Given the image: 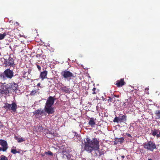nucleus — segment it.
I'll return each instance as SVG.
<instances>
[{
  "label": "nucleus",
  "instance_id": "nucleus-6",
  "mask_svg": "<svg viewBox=\"0 0 160 160\" xmlns=\"http://www.w3.org/2000/svg\"><path fill=\"white\" fill-rule=\"evenodd\" d=\"M8 87L9 91L10 92H14L18 89V85L17 83L14 82L7 84Z\"/></svg>",
  "mask_w": 160,
  "mask_h": 160
},
{
  "label": "nucleus",
  "instance_id": "nucleus-5",
  "mask_svg": "<svg viewBox=\"0 0 160 160\" xmlns=\"http://www.w3.org/2000/svg\"><path fill=\"white\" fill-rule=\"evenodd\" d=\"M143 146L145 149L151 151H153L154 149L157 148L155 143L151 141L144 143Z\"/></svg>",
  "mask_w": 160,
  "mask_h": 160
},
{
  "label": "nucleus",
  "instance_id": "nucleus-39",
  "mask_svg": "<svg viewBox=\"0 0 160 160\" xmlns=\"http://www.w3.org/2000/svg\"><path fill=\"white\" fill-rule=\"evenodd\" d=\"M40 127V131H41V130H42V127Z\"/></svg>",
  "mask_w": 160,
  "mask_h": 160
},
{
  "label": "nucleus",
  "instance_id": "nucleus-11",
  "mask_svg": "<svg viewBox=\"0 0 160 160\" xmlns=\"http://www.w3.org/2000/svg\"><path fill=\"white\" fill-rule=\"evenodd\" d=\"M55 99L52 96H49L48 98L45 103L46 106H52Z\"/></svg>",
  "mask_w": 160,
  "mask_h": 160
},
{
  "label": "nucleus",
  "instance_id": "nucleus-41",
  "mask_svg": "<svg viewBox=\"0 0 160 160\" xmlns=\"http://www.w3.org/2000/svg\"><path fill=\"white\" fill-rule=\"evenodd\" d=\"M17 153H20V152L19 151H17Z\"/></svg>",
  "mask_w": 160,
  "mask_h": 160
},
{
  "label": "nucleus",
  "instance_id": "nucleus-2",
  "mask_svg": "<svg viewBox=\"0 0 160 160\" xmlns=\"http://www.w3.org/2000/svg\"><path fill=\"white\" fill-rule=\"evenodd\" d=\"M14 72L12 70L8 68L3 72L0 73V79L3 80H5L7 78L11 79L13 76Z\"/></svg>",
  "mask_w": 160,
  "mask_h": 160
},
{
  "label": "nucleus",
  "instance_id": "nucleus-38",
  "mask_svg": "<svg viewBox=\"0 0 160 160\" xmlns=\"http://www.w3.org/2000/svg\"><path fill=\"white\" fill-rule=\"evenodd\" d=\"M125 157V156L124 155H122L121 156V159H122V160H123V158H124Z\"/></svg>",
  "mask_w": 160,
  "mask_h": 160
},
{
  "label": "nucleus",
  "instance_id": "nucleus-36",
  "mask_svg": "<svg viewBox=\"0 0 160 160\" xmlns=\"http://www.w3.org/2000/svg\"><path fill=\"white\" fill-rule=\"evenodd\" d=\"M160 137V131L159 132V133L157 135V138H158Z\"/></svg>",
  "mask_w": 160,
  "mask_h": 160
},
{
  "label": "nucleus",
  "instance_id": "nucleus-32",
  "mask_svg": "<svg viewBox=\"0 0 160 160\" xmlns=\"http://www.w3.org/2000/svg\"><path fill=\"white\" fill-rule=\"evenodd\" d=\"M36 65H37V68H38V70L39 71V72H40L41 71V67L39 65H38V64H36Z\"/></svg>",
  "mask_w": 160,
  "mask_h": 160
},
{
  "label": "nucleus",
  "instance_id": "nucleus-33",
  "mask_svg": "<svg viewBox=\"0 0 160 160\" xmlns=\"http://www.w3.org/2000/svg\"><path fill=\"white\" fill-rule=\"evenodd\" d=\"M96 88H93L92 90L93 91V92H92V94H95L96 93V92H95V91L96 90Z\"/></svg>",
  "mask_w": 160,
  "mask_h": 160
},
{
  "label": "nucleus",
  "instance_id": "nucleus-15",
  "mask_svg": "<svg viewBox=\"0 0 160 160\" xmlns=\"http://www.w3.org/2000/svg\"><path fill=\"white\" fill-rule=\"evenodd\" d=\"M33 113L34 115H42V114L46 115V113L45 112L44 110H42L41 108L35 110Z\"/></svg>",
  "mask_w": 160,
  "mask_h": 160
},
{
  "label": "nucleus",
  "instance_id": "nucleus-34",
  "mask_svg": "<svg viewBox=\"0 0 160 160\" xmlns=\"http://www.w3.org/2000/svg\"><path fill=\"white\" fill-rule=\"evenodd\" d=\"M46 153L48 155H50V156L53 155V153L51 152V151H48V152H46Z\"/></svg>",
  "mask_w": 160,
  "mask_h": 160
},
{
  "label": "nucleus",
  "instance_id": "nucleus-42",
  "mask_svg": "<svg viewBox=\"0 0 160 160\" xmlns=\"http://www.w3.org/2000/svg\"><path fill=\"white\" fill-rule=\"evenodd\" d=\"M44 56L43 55V56H42V58H44Z\"/></svg>",
  "mask_w": 160,
  "mask_h": 160
},
{
  "label": "nucleus",
  "instance_id": "nucleus-14",
  "mask_svg": "<svg viewBox=\"0 0 160 160\" xmlns=\"http://www.w3.org/2000/svg\"><path fill=\"white\" fill-rule=\"evenodd\" d=\"M115 85L118 87H122L125 84V82L124 81V78H121L120 80H117L116 82Z\"/></svg>",
  "mask_w": 160,
  "mask_h": 160
},
{
  "label": "nucleus",
  "instance_id": "nucleus-28",
  "mask_svg": "<svg viewBox=\"0 0 160 160\" xmlns=\"http://www.w3.org/2000/svg\"><path fill=\"white\" fill-rule=\"evenodd\" d=\"M0 160H8L7 158L4 155H2L0 157Z\"/></svg>",
  "mask_w": 160,
  "mask_h": 160
},
{
  "label": "nucleus",
  "instance_id": "nucleus-29",
  "mask_svg": "<svg viewBox=\"0 0 160 160\" xmlns=\"http://www.w3.org/2000/svg\"><path fill=\"white\" fill-rule=\"evenodd\" d=\"M119 118L118 117H116L114 120H113V122H116L118 123L119 122Z\"/></svg>",
  "mask_w": 160,
  "mask_h": 160
},
{
  "label": "nucleus",
  "instance_id": "nucleus-23",
  "mask_svg": "<svg viewBox=\"0 0 160 160\" xmlns=\"http://www.w3.org/2000/svg\"><path fill=\"white\" fill-rule=\"evenodd\" d=\"M115 97H117L116 95H112L111 97H109V99L108 100V102H115V100H113V98Z\"/></svg>",
  "mask_w": 160,
  "mask_h": 160
},
{
  "label": "nucleus",
  "instance_id": "nucleus-21",
  "mask_svg": "<svg viewBox=\"0 0 160 160\" xmlns=\"http://www.w3.org/2000/svg\"><path fill=\"white\" fill-rule=\"evenodd\" d=\"M15 138L16 140H17L19 142H21L25 141V140L22 138H18L17 136H15Z\"/></svg>",
  "mask_w": 160,
  "mask_h": 160
},
{
  "label": "nucleus",
  "instance_id": "nucleus-19",
  "mask_svg": "<svg viewBox=\"0 0 160 160\" xmlns=\"http://www.w3.org/2000/svg\"><path fill=\"white\" fill-rule=\"evenodd\" d=\"M61 89L62 91L66 93H69L70 92V89L68 88L66 86L61 87Z\"/></svg>",
  "mask_w": 160,
  "mask_h": 160
},
{
  "label": "nucleus",
  "instance_id": "nucleus-17",
  "mask_svg": "<svg viewBox=\"0 0 160 160\" xmlns=\"http://www.w3.org/2000/svg\"><path fill=\"white\" fill-rule=\"evenodd\" d=\"M47 74L48 71L46 70L41 72L40 75V78L42 80H43L44 79L46 78Z\"/></svg>",
  "mask_w": 160,
  "mask_h": 160
},
{
  "label": "nucleus",
  "instance_id": "nucleus-12",
  "mask_svg": "<svg viewBox=\"0 0 160 160\" xmlns=\"http://www.w3.org/2000/svg\"><path fill=\"white\" fill-rule=\"evenodd\" d=\"M62 157L63 159L67 160H70L71 156L68 152L66 151H63Z\"/></svg>",
  "mask_w": 160,
  "mask_h": 160
},
{
  "label": "nucleus",
  "instance_id": "nucleus-9",
  "mask_svg": "<svg viewBox=\"0 0 160 160\" xmlns=\"http://www.w3.org/2000/svg\"><path fill=\"white\" fill-rule=\"evenodd\" d=\"M61 73V75L65 79H71V78L74 77L73 73L67 70L62 71Z\"/></svg>",
  "mask_w": 160,
  "mask_h": 160
},
{
  "label": "nucleus",
  "instance_id": "nucleus-3",
  "mask_svg": "<svg viewBox=\"0 0 160 160\" xmlns=\"http://www.w3.org/2000/svg\"><path fill=\"white\" fill-rule=\"evenodd\" d=\"M8 87L6 82H0V97L9 93Z\"/></svg>",
  "mask_w": 160,
  "mask_h": 160
},
{
  "label": "nucleus",
  "instance_id": "nucleus-35",
  "mask_svg": "<svg viewBox=\"0 0 160 160\" xmlns=\"http://www.w3.org/2000/svg\"><path fill=\"white\" fill-rule=\"evenodd\" d=\"M32 70V69L30 68L28 69V71L27 72L28 74H30Z\"/></svg>",
  "mask_w": 160,
  "mask_h": 160
},
{
  "label": "nucleus",
  "instance_id": "nucleus-8",
  "mask_svg": "<svg viewBox=\"0 0 160 160\" xmlns=\"http://www.w3.org/2000/svg\"><path fill=\"white\" fill-rule=\"evenodd\" d=\"M8 148V145L6 141L0 139V151L6 152Z\"/></svg>",
  "mask_w": 160,
  "mask_h": 160
},
{
  "label": "nucleus",
  "instance_id": "nucleus-25",
  "mask_svg": "<svg viewBox=\"0 0 160 160\" xmlns=\"http://www.w3.org/2000/svg\"><path fill=\"white\" fill-rule=\"evenodd\" d=\"M39 92L37 90H32L30 93V95L31 96L35 95L36 94H38Z\"/></svg>",
  "mask_w": 160,
  "mask_h": 160
},
{
  "label": "nucleus",
  "instance_id": "nucleus-7",
  "mask_svg": "<svg viewBox=\"0 0 160 160\" xmlns=\"http://www.w3.org/2000/svg\"><path fill=\"white\" fill-rule=\"evenodd\" d=\"M4 64H5V67H13L14 66V59L12 58L9 57L8 59H5L4 58Z\"/></svg>",
  "mask_w": 160,
  "mask_h": 160
},
{
  "label": "nucleus",
  "instance_id": "nucleus-10",
  "mask_svg": "<svg viewBox=\"0 0 160 160\" xmlns=\"http://www.w3.org/2000/svg\"><path fill=\"white\" fill-rule=\"evenodd\" d=\"M44 110L46 113L48 114H53L54 112V109L52 106H46L44 108Z\"/></svg>",
  "mask_w": 160,
  "mask_h": 160
},
{
  "label": "nucleus",
  "instance_id": "nucleus-27",
  "mask_svg": "<svg viewBox=\"0 0 160 160\" xmlns=\"http://www.w3.org/2000/svg\"><path fill=\"white\" fill-rule=\"evenodd\" d=\"M155 114L156 116H158V119H160V110H158L156 111Z\"/></svg>",
  "mask_w": 160,
  "mask_h": 160
},
{
  "label": "nucleus",
  "instance_id": "nucleus-20",
  "mask_svg": "<svg viewBox=\"0 0 160 160\" xmlns=\"http://www.w3.org/2000/svg\"><path fill=\"white\" fill-rule=\"evenodd\" d=\"M158 129H154L153 130H152V136H155L157 135V133L159 132Z\"/></svg>",
  "mask_w": 160,
  "mask_h": 160
},
{
  "label": "nucleus",
  "instance_id": "nucleus-22",
  "mask_svg": "<svg viewBox=\"0 0 160 160\" xmlns=\"http://www.w3.org/2000/svg\"><path fill=\"white\" fill-rule=\"evenodd\" d=\"M47 137L49 138H52V136H53V137L54 136V135H53L54 133L50 131H48L47 133Z\"/></svg>",
  "mask_w": 160,
  "mask_h": 160
},
{
  "label": "nucleus",
  "instance_id": "nucleus-37",
  "mask_svg": "<svg viewBox=\"0 0 160 160\" xmlns=\"http://www.w3.org/2000/svg\"><path fill=\"white\" fill-rule=\"evenodd\" d=\"M126 135H127L128 137H132V136H131V135L129 133H126Z\"/></svg>",
  "mask_w": 160,
  "mask_h": 160
},
{
  "label": "nucleus",
  "instance_id": "nucleus-40",
  "mask_svg": "<svg viewBox=\"0 0 160 160\" xmlns=\"http://www.w3.org/2000/svg\"><path fill=\"white\" fill-rule=\"evenodd\" d=\"M40 83H38V84H37V86H40Z\"/></svg>",
  "mask_w": 160,
  "mask_h": 160
},
{
  "label": "nucleus",
  "instance_id": "nucleus-26",
  "mask_svg": "<svg viewBox=\"0 0 160 160\" xmlns=\"http://www.w3.org/2000/svg\"><path fill=\"white\" fill-rule=\"evenodd\" d=\"M6 35L7 34L6 32H4L3 34H0V40L3 39Z\"/></svg>",
  "mask_w": 160,
  "mask_h": 160
},
{
  "label": "nucleus",
  "instance_id": "nucleus-13",
  "mask_svg": "<svg viewBox=\"0 0 160 160\" xmlns=\"http://www.w3.org/2000/svg\"><path fill=\"white\" fill-rule=\"evenodd\" d=\"M133 103V101L131 98H129L128 99L125 100V101L123 103V105L124 106L126 107H129L132 105Z\"/></svg>",
  "mask_w": 160,
  "mask_h": 160
},
{
  "label": "nucleus",
  "instance_id": "nucleus-1",
  "mask_svg": "<svg viewBox=\"0 0 160 160\" xmlns=\"http://www.w3.org/2000/svg\"><path fill=\"white\" fill-rule=\"evenodd\" d=\"M99 141L96 138H92V140L88 138H87L86 141L85 142L84 149L89 152H91L94 150L95 156H100L102 153L98 150L99 148Z\"/></svg>",
  "mask_w": 160,
  "mask_h": 160
},
{
  "label": "nucleus",
  "instance_id": "nucleus-4",
  "mask_svg": "<svg viewBox=\"0 0 160 160\" xmlns=\"http://www.w3.org/2000/svg\"><path fill=\"white\" fill-rule=\"evenodd\" d=\"M3 108L6 110L7 111L11 110L13 112H15L16 111L17 105L15 102H13L12 104L6 103L3 106Z\"/></svg>",
  "mask_w": 160,
  "mask_h": 160
},
{
  "label": "nucleus",
  "instance_id": "nucleus-24",
  "mask_svg": "<svg viewBox=\"0 0 160 160\" xmlns=\"http://www.w3.org/2000/svg\"><path fill=\"white\" fill-rule=\"evenodd\" d=\"M126 116V115H123L122 116L121 118H119V120L120 121H126L127 120Z\"/></svg>",
  "mask_w": 160,
  "mask_h": 160
},
{
  "label": "nucleus",
  "instance_id": "nucleus-16",
  "mask_svg": "<svg viewBox=\"0 0 160 160\" xmlns=\"http://www.w3.org/2000/svg\"><path fill=\"white\" fill-rule=\"evenodd\" d=\"M124 139V138L123 137H122L119 138H116L114 139V144L116 145L119 142L120 144H122L123 142Z\"/></svg>",
  "mask_w": 160,
  "mask_h": 160
},
{
  "label": "nucleus",
  "instance_id": "nucleus-18",
  "mask_svg": "<svg viewBox=\"0 0 160 160\" xmlns=\"http://www.w3.org/2000/svg\"><path fill=\"white\" fill-rule=\"evenodd\" d=\"M96 120L95 119L93 118H91L88 122V124L90 125L92 128H93L95 127V125L96 124L95 120Z\"/></svg>",
  "mask_w": 160,
  "mask_h": 160
},
{
  "label": "nucleus",
  "instance_id": "nucleus-43",
  "mask_svg": "<svg viewBox=\"0 0 160 160\" xmlns=\"http://www.w3.org/2000/svg\"><path fill=\"white\" fill-rule=\"evenodd\" d=\"M73 160V159H72V160Z\"/></svg>",
  "mask_w": 160,
  "mask_h": 160
},
{
  "label": "nucleus",
  "instance_id": "nucleus-30",
  "mask_svg": "<svg viewBox=\"0 0 160 160\" xmlns=\"http://www.w3.org/2000/svg\"><path fill=\"white\" fill-rule=\"evenodd\" d=\"M23 77L24 78H26L27 77L28 75V74L27 72H24L23 74Z\"/></svg>",
  "mask_w": 160,
  "mask_h": 160
},
{
  "label": "nucleus",
  "instance_id": "nucleus-31",
  "mask_svg": "<svg viewBox=\"0 0 160 160\" xmlns=\"http://www.w3.org/2000/svg\"><path fill=\"white\" fill-rule=\"evenodd\" d=\"M11 152L13 154H15L17 153V151L16 149H12Z\"/></svg>",
  "mask_w": 160,
  "mask_h": 160
}]
</instances>
